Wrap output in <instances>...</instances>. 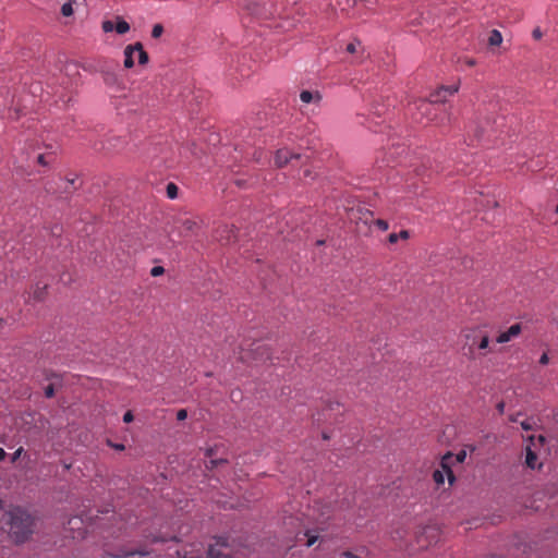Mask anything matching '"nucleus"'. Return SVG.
I'll return each mask as SVG.
<instances>
[{
	"mask_svg": "<svg viewBox=\"0 0 558 558\" xmlns=\"http://www.w3.org/2000/svg\"><path fill=\"white\" fill-rule=\"evenodd\" d=\"M5 523L9 525V532L16 543L25 542L33 533L34 519L23 508L11 506L4 512Z\"/></svg>",
	"mask_w": 558,
	"mask_h": 558,
	"instance_id": "f257e3e1",
	"label": "nucleus"
},
{
	"mask_svg": "<svg viewBox=\"0 0 558 558\" xmlns=\"http://www.w3.org/2000/svg\"><path fill=\"white\" fill-rule=\"evenodd\" d=\"M465 348L470 360L485 357L493 352L489 335L481 328H474L464 332Z\"/></svg>",
	"mask_w": 558,
	"mask_h": 558,
	"instance_id": "f03ea898",
	"label": "nucleus"
},
{
	"mask_svg": "<svg viewBox=\"0 0 558 558\" xmlns=\"http://www.w3.org/2000/svg\"><path fill=\"white\" fill-rule=\"evenodd\" d=\"M347 217L351 222L356 225L363 223L369 226L374 221V214L372 210L365 208L361 204H355L353 201H348L344 205Z\"/></svg>",
	"mask_w": 558,
	"mask_h": 558,
	"instance_id": "7ed1b4c3",
	"label": "nucleus"
},
{
	"mask_svg": "<svg viewBox=\"0 0 558 558\" xmlns=\"http://www.w3.org/2000/svg\"><path fill=\"white\" fill-rule=\"evenodd\" d=\"M436 105L428 99H418L410 105L409 111L413 114L414 119L418 122L433 121L437 114Z\"/></svg>",
	"mask_w": 558,
	"mask_h": 558,
	"instance_id": "20e7f679",
	"label": "nucleus"
},
{
	"mask_svg": "<svg viewBox=\"0 0 558 558\" xmlns=\"http://www.w3.org/2000/svg\"><path fill=\"white\" fill-rule=\"evenodd\" d=\"M453 454L448 452L441 459V470H435L433 473V480L437 485L445 483V476H447L449 484L454 482V474L451 470Z\"/></svg>",
	"mask_w": 558,
	"mask_h": 558,
	"instance_id": "39448f33",
	"label": "nucleus"
},
{
	"mask_svg": "<svg viewBox=\"0 0 558 558\" xmlns=\"http://www.w3.org/2000/svg\"><path fill=\"white\" fill-rule=\"evenodd\" d=\"M100 74L106 86L110 87L114 92H120L124 88L123 80L114 70L101 69Z\"/></svg>",
	"mask_w": 558,
	"mask_h": 558,
	"instance_id": "423d86ee",
	"label": "nucleus"
},
{
	"mask_svg": "<svg viewBox=\"0 0 558 558\" xmlns=\"http://www.w3.org/2000/svg\"><path fill=\"white\" fill-rule=\"evenodd\" d=\"M439 531L435 526H426L417 536V544L420 548H427L428 546L438 542Z\"/></svg>",
	"mask_w": 558,
	"mask_h": 558,
	"instance_id": "0eeeda50",
	"label": "nucleus"
},
{
	"mask_svg": "<svg viewBox=\"0 0 558 558\" xmlns=\"http://www.w3.org/2000/svg\"><path fill=\"white\" fill-rule=\"evenodd\" d=\"M201 227V220L196 218H183L178 220V230L180 236H191L197 232Z\"/></svg>",
	"mask_w": 558,
	"mask_h": 558,
	"instance_id": "6e6552de",
	"label": "nucleus"
},
{
	"mask_svg": "<svg viewBox=\"0 0 558 558\" xmlns=\"http://www.w3.org/2000/svg\"><path fill=\"white\" fill-rule=\"evenodd\" d=\"M101 28L105 33L116 31L119 35H123L130 31V24L121 16L116 17V22L106 20L101 24Z\"/></svg>",
	"mask_w": 558,
	"mask_h": 558,
	"instance_id": "1a4fd4ad",
	"label": "nucleus"
},
{
	"mask_svg": "<svg viewBox=\"0 0 558 558\" xmlns=\"http://www.w3.org/2000/svg\"><path fill=\"white\" fill-rule=\"evenodd\" d=\"M208 558H231V550L225 539L219 538L208 547Z\"/></svg>",
	"mask_w": 558,
	"mask_h": 558,
	"instance_id": "9d476101",
	"label": "nucleus"
},
{
	"mask_svg": "<svg viewBox=\"0 0 558 558\" xmlns=\"http://www.w3.org/2000/svg\"><path fill=\"white\" fill-rule=\"evenodd\" d=\"M458 85L441 86L430 94L429 99L434 105L444 104L447 97L454 95L458 92Z\"/></svg>",
	"mask_w": 558,
	"mask_h": 558,
	"instance_id": "9b49d317",
	"label": "nucleus"
},
{
	"mask_svg": "<svg viewBox=\"0 0 558 558\" xmlns=\"http://www.w3.org/2000/svg\"><path fill=\"white\" fill-rule=\"evenodd\" d=\"M235 228L233 226H220L215 231V240L226 245L231 243L235 239Z\"/></svg>",
	"mask_w": 558,
	"mask_h": 558,
	"instance_id": "f8f14e48",
	"label": "nucleus"
},
{
	"mask_svg": "<svg viewBox=\"0 0 558 558\" xmlns=\"http://www.w3.org/2000/svg\"><path fill=\"white\" fill-rule=\"evenodd\" d=\"M301 158L300 154L292 153L288 148H280L276 151L275 155V165L278 168H282L288 165L292 160H298Z\"/></svg>",
	"mask_w": 558,
	"mask_h": 558,
	"instance_id": "ddd939ff",
	"label": "nucleus"
},
{
	"mask_svg": "<svg viewBox=\"0 0 558 558\" xmlns=\"http://www.w3.org/2000/svg\"><path fill=\"white\" fill-rule=\"evenodd\" d=\"M522 331V326L521 324H513L512 326H510L507 330L500 332L497 338H496V342L497 343H507L509 341H511L513 338L518 337Z\"/></svg>",
	"mask_w": 558,
	"mask_h": 558,
	"instance_id": "4468645a",
	"label": "nucleus"
},
{
	"mask_svg": "<svg viewBox=\"0 0 558 558\" xmlns=\"http://www.w3.org/2000/svg\"><path fill=\"white\" fill-rule=\"evenodd\" d=\"M300 99L303 104H306V105H310V104L319 105V102L322 100V95L317 90H306L305 89L300 93Z\"/></svg>",
	"mask_w": 558,
	"mask_h": 558,
	"instance_id": "2eb2a0df",
	"label": "nucleus"
},
{
	"mask_svg": "<svg viewBox=\"0 0 558 558\" xmlns=\"http://www.w3.org/2000/svg\"><path fill=\"white\" fill-rule=\"evenodd\" d=\"M492 129V123L488 120L485 121V126L482 125L481 123H476L473 130L475 138L477 141H482L485 137L486 133H488Z\"/></svg>",
	"mask_w": 558,
	"mask_h": 558,
	"instance_id": "dca6fc26",
	"label": "nucleus"
},
{
	"mask_svg": "<svg viewBox=\"0 0 558 558\" xmlns=\"http://www.w3.org/2000/svg\"><path fill=\"white\" fill-rule=\"evenodd\" d=\"M124 68L125 69H131L134 66V53H135V50L133 48V45H128L125 48H124Z\"/></svg>",
	"mask_w": 558,
	"mask_h": 558,
	"instance_id": "f3484780",
	"label": "nucleus"
},
{
	"mask_svg": "<svg viewBox=\"0 0 558 558\" xmlns=\"http://www.w3.org/2000/svg\"><path fill=\"white\" fill-rule=\"evenodd\" d=\"M48 288L47 283L40 284L39 282L32 289V292L28 295L33 296L35 301H41L46 294V290Z\"/></svg>",
	"mask_w": 558,
	"mask_h": 558,
	"instance_id": "a211bd4d",
	"label": "nucleus"
},
{
	"mask_svg": "<svg viewBox=\"0 0 558 558\" xmlns=\"http://www.w3.org/2000/svg\"><path fill=\"white\" fill-rule=\"evenodd\" d=\"M133 48L135 50V52H137V59H138V63L141 65H144L148 62L149 58H148V53L144 50V47L141 43H135L133 44Z\"/></svg>",
	"mask_w": 558,
	"mask_h": 558,
	"instance_id": "6ab92c4d",
	"label": "nucleus"
},
{
	"mask_svg": "<svg viewBox=\"0 0 558 558\" xmlns=\"http://www.w3.org/2000/svg\"><path fill=\"white\" fill-rule=\"evenodd\" d=\"M537 460V454L531 449V446H526L525 448V464L531 468L535 469V463Z\"/></svg>",
	"mask_w": 558,
	"mask_h": 558,
	"instance_id": "aec40b11",
	"label": "nucleus"
},
{
	"mask_svg": "<svg viewBox=\"0 0 558 558\" xmlns=\"http://www.w3.org/2000/svg\"><path fill=\"white\" fill-rule=\"evenodd\" d=\"M107 145L108 146L104 145L102 149L107 151L118 150L122 145V141L119 137H112L107 141Z\"/></svg>",
	"mask_w": 558,
	"mask_h": 558,
	"instance_id": "412c9836",
	"label": "nucleus"
},
{
	"mask_svg": "<svg viewBox=\"0 0 558 558\" xmlns=\"http://www.w3.org/2000/svg\"><path fill=\"white\" fill-rule=\"evenodd\" d=\"M502 43L501 33L497 29H493L488 37V44L490 46H499Z\"/></svg>",
	"mask_w": 558,
	"mask_h": 558,
	"instance_id": "4be33fe9",
	"label": "nucleus"
},
{
	"mask_svg": "<svg viewBox=\"0 0 558 558\" xmlns=\"http://www.w3.org/2000/svg\"><path fill=\"white\" fill-rule=\"evenodd\" d=\"M61 13L63 16H71L73 14V7L71 1H68L62 4Z\"/></svg>",
	"mask_w": 558,
	"mask_h": 558,
	"instance_id": "5701e85b",
	"label": "nucleus"
},
{
	"mask_svg": "<svg viewBox=\"0 0 558 558\" xmlns=\"http://www.w3.org/2000/svg\"><path fill=\"white\" fill-rule=\"evenodd\" d=\"M178 186L174 183H169L167 185V195L169 198L173 199L178 196Z\"/></svg>",
	"mask_w": 558,
	"mask_h": 558,
	"instance_id": "b1692460",
	"label": "nucleus"
},
{
	"mask_svg": "<svg viewBox=\"0 0 558 558\" xmlns=\"http://www.w3.org/2000/svg\"><path fill=\"white\" fill-rule=\"evenodd\" d=\"M163 33V26L161 24H155L151 29V37L159 38Z\"/></svg>",
	"mask_w": 558,
	"mask_h": 558,
	"instance_id": "393cba45",
	"label": "nucleus"
},
{
	"mask_svg": "<svg viewBox=\"0 0 558 558\" xmlns=\"http://www.w3.org/2000/svg\"><path fill=\"white\" fill-rule=\"evenodd\" d=\"M373 223L383 231H386L389 228L388 222L384 219H374Z\"/></svg>",
	"mask_w": 558,
	"mask_h": 558,
	"instance_id": "a878e982",
	"label": "nucleus"
},
{
	"mask_svg": "<svg viewBox=\"0 0 558 558\" xmlns=\"http://www.w3.org/2000/svg\"><path fill=\"white\" fill-rule=\"evenodd\" d=\"M361 46V43L360 41H352L350 44L347 45V52L349 53H355L357 51V48Z\"/></svg>",
	"mask_w": 558,
	"mask_h": 558,
	"instance_id": "bb28decb",
	"label": "nucleus"
},
{
	"mask_svg": "<svg viewBox=\"0 0 558 558\" xmlns=\"http://www.w3.org/2000/svg\"><path fill=\"white\" fill-rule=\"evenodd\" d=\"M465 458H466V452L464 450H461L457 454H453L452 462L454 461L457 463H462V462H464Z\"/></svg>",
	"mask_w": 558,
	"mask_h": 558,
	"instance_id": "cd10ccee",
	"label": "nucleus"
},
{
	"mask_svg": "<svg viewBox=\"0 0 558 558\" xmlns=\"http://www.w3.org/2000/svg\"><path fill=\"white\" fill-rule=\"evenodd\" d=\"M163 272H165V269L161 266H155L150 270V275L153 277H158V276L162 275Z\"/></svg>",
	"mask_w": 558,
	"mask_h": 558,
	"instance_id": "c85d7f7f",
	"label": "nucleus"
},
{
	"mask_svg": "<svg viewBox=\"0 0 558 558\" xmlns=\"http://www.w3.org/2000/svg\"><path fill=\"white\" fill-rule=\"evenodd\" d=\"M521 427L524 430H532L534 428V423L531 420H525L521 422Z\"/></svg>",
	"mask_w": 558,
	"mask_h": 558,
	"instance_id": "c756f323",
	"label": "nucleus"
},
{
	"mask_svg": "<svg viewBox=\"0 0 558 558\" xmlns=\"http://www.w3.org/2000/svg\"><path fill=\"white\" fill-rule=\"evenodd\" d=\"M23 452H24L23 447H20L19 449H16L11 457V462L14 463L17 459H20V457L22 456Z\"/></svg>",
	"mask_w": 558,
	"mask_h": 558,
	"instance_id": "7c9ffc66",
	"label": "nucleus"
},
{
	"mask_svg": "<svg viewBox=\"0 0 558 558\" xmlns=\"http://www.w3.org/2000/svg\"><path fill=\"white\" fill-rule=\"evenodd\" d=\"M45 396L47 398H52L54 396V388H53V385H48L46 388H45Z\"/></svg>",
	"mask_w": 558,
	"mask_h": 558,
	"instance_id": "2f4dec72",
	"label": "nucleus"
},
{
	"mask_svg": "<svg viewBox=\"0 0 558 558\" xmlns=\"http://www.w3.org/2000/svg\"><path fill=\"white\" fill-rule=\"evenodd\" d=\"M187 417V412L185 409H181L177 412V420L178 421H183Z\"/></svg>",
	"mask_w": 558,
	"mask_h": 558,
	"instance_id": "473e14b6",
	"label": "nucleus"
},
{
	"mask_svg": "<svg viewBox=\"0 0 558 558\" xmlns=\"http://www.w3.org/2000/svg\"><path fill=\"white\" fill-rule=\"evenodd\" d=\"M134 420V415L131 411H128L123 415V422L124 423H131Z\"/></svg>",
	"mask_w": 558,
	"mask_h": 558,
	"instance_id": "72a5a7b5",
	"label": "nucleus"
},
{
	"mask_svg": "<svg viewBox=\"0 0 558 558\" xmlns=\"http://www.w3.org/2000/svg\"><path fill=\"white\" fill-rule=\"evenodd\" d=\"M398 241H399V236H398V234H397V233H390V234L388 235V242H389L390 244H395V243H397Z\"/></svg>",
	"mask_w": 558,
	"mask_h": 558,
	"instance_id": "f704fd0d",
	"label": "nucleus"
},
{
	"mask_svg": "<svg viewBox=\"0 0 558 558\" xmlns=\"http://www.w3.org/2000/svg\"><path fill=\"white\" fill-rule=\"evenodd\" d=\"M397 234H398L399 239H401V240H408L410 238V233L408 230H401Z\"/></svg>",
	"mask_w": 558,
	"mask_h": 558,
	"instance_id": "c9c22d12",
	"label": "nucleus"
},
{
	"mask_svg": "<svg viewBox=\"0 0 558 558\" xmlns=\"http://www.w3.org/2000/svg\"><path fill=\"white\" fill-rule=\"evenodd\" d=\"M549 363V357L547 353H543L539 357V364L547 365Z\"/></svg>",
	"mask_w": 558,
	"mask_h": 558,
	"instance_id": "e433bc0d",
	"label": "nucleus"
},
{
	"mask_svg": "<svg viewBox=\"0 0 558 558\" xmlns=\"http://www.w3.org/2000/svg\"><path fill=\"white\" fill-rule=\"evenodd\" d=\"M496 408H497L498 412H499L500 414H502V413H504V411H505V402H504V401L498 402V403H497V405H496Z\"/></svg>",
	"mask_w": 558,
	"mask_h": 558,
	"instance_id": "4c0bfd02",
	"label": "nucleus"
},
{
	"mask_svg": "<svg viewBox=\"0 0 558 558\" xmlns=\"http://www.w3.org/2000/svg\"><path fill=\"white\" fill-rule=\"evenodd\" d=\"M532 35H533V37H534L535 39H539V38L542 37V32H541V29H539V28H535V29L533 31Z\"/></svg>",
	"mask_w": 558,
	"mask_h": 558,
	"instance_id": "58836bf2",
	"label": "nucleus"
},
{
	"mask_svg": "<svg viewBox=\"0 0 558 558\" xmlns=\"http://www.w3.org/2000/svg\"><path fill=\"white\" fill-rule=\"evenodd\" d=\"M255 351H262V354L264 352H267V349L262 343H256Z\"/></svg>",
	"mask_w": 558,
	"mask_h": 558,
	"instance_id": "ea45409f",
	"label": "nucleus"
},
{
	"mask_svg": "<svg viewBox=\"0 0 558 558\" xmlns=\"http://www.w3.org/2000/svg\"><path fill=\"white\" fill-rule=\"evenodd\" d=\"M78 522H81L78 518H73L69 521V524L71 525V527H74Z\"/></svg>",
	"mask_w": 558,
	"mask_h": 558,
	"instance_id": "a19ab883",
	"label": "nucleus"
},
{
	"mask_svg": "<svg viewBox=\"0 0 558 558\" xmlns=\"http://www.w3.org/2000/svg\"><path fill=\"white\" fill-rule=\"evenodd\" d=\"M37 161H38V163H40L43 166H46V161H45L44 155H38L37 156Z\"/></svg>",
	"mask_w": 558,
	"mask_h": 558,
	"instance_id": "79ce46f5",
	"label": "nucleus"
},
{
	"mask_svg": "<svg viewBox=\"0 0 558 558\" xmlns=\"http://www.w3.org/2000/svg\"><path fill=\"white\" fill-rule=\"evenodd\" d=\"M7 457V452L3 448H0V461H3Z\"/></svg>",
	"mask_w": 558,
	"mask_h": 558,
	"instance_id": "37998d69",
	"label": "nucleus"
},
{
	"mask_svg": "<svg viewBox=\"0 0 558 558\" xmlns=\"http://www.w3.org/2000/svg\"><path fill=\"white\" fill-rule=\"evenodd\" d=\"M315 542H316V537H315V536L308 537L306 545L310 547V546H312Z\"/></svg>",
	"mask_w": 558,
	"mask_h": 558,
	"instance_id": "c03bdc74",
	"label": "nucleus"
},
{
	"mask_svg": "<svg viewBox=\"0 0 558 558\" xmlns=\"http://www.w3.org/2000/svg\"><path fill=\"white\" fill-rule=\"evenodd\" d=\"M220 462H225L223 460H210L209 463H210V468H214L216 466L218 463Z\"/></svg>",
	"mask_w": 558,
	"mask_h": 558,
	"instance_id": "a18cd8bd",
	"label": "nucleus"
},
{
	"mask_svg": "<svg viewBox=\"0 0 558 558\" xmlns=\"http://www.w3.org/2000/svg\"><path fill=\"white\" fill-rule=\"evenodd\" d=\"M343 555H344L345 557H348V558H359L356 555H354V554H352V553H350V551H345V553H343Z\"/></svg>",
	"mask_w": 558,
	"mask_h": 558,
	"instance_id": "49530a36",
	"label": "nucleus"
},
{
	"mask_svg": "<svg viewBox=\"0 0 558 558\" xmlns=\"http://www.w3.org/2000/svg\"><path fill=\"white\" fill-rule=\"evenodd\" d=\"M465 63L469 65V66H473L475 64V61L473 59H468L465 61Z\"/></svg>",
	"mask_w": 558,
	"mask_h": 558,
	"instance_id": "de8ad7c7",
	"label": "nucleus"
},
{
	"mask_svg": "<svg viewBox=\"0 0 558 558\" xmlns=\"http://www.w3.org/2000/svg\"><path fill=\"white\" fill-rule=\"evenodd\" d=\"M518 415H519V414H517V415H511V416L509 417V420H510L511 422H518Z\"/></svg>",
	"mask_w": 558,
	"mask_h": 558,
	"instance_id": "09e8293b",
	"label": "nucleus"
},
{
	"mask_svg": "<svg viewBox=\"0 0 558 558\" xmlns=\"http://www.w3.org/2000/svg\"><path fill=\"white\" fill-rule=\"evenodd\" d=\"M537 439H538V441H539L542 445H543V444H544V441H545V437H544V436H542V435H539V436L537 437Z\"/></svg>",
	"mask_w": 558,
	"mask_h": 558,
	"instance_id": "8fccbe9b",
	"label": "nucleus"
},
{
	"mask_svg": "<svg viewBox=\"0 0 558 558\" xmlns=\"http://www.w3.org/2000/svg\"><path fill=\"white\" fill-rule=\"evenodd\" d=\"M114 448L117 450H123L124 449V446L123 445H116Z\"/></svg>",
	"mask_w": 558,
	"mask_h": 558,
	"instance_id": "3c124183",
	"label": "nucleus"
},
{
	"mask_svg": "<svg viewBox=\"0 0 558 558\" xmlns=\"http://www.w3.org/2000/svg\"><path fill=\"white\" fill-rule=\"evenodd\" d=\"M134 553H129L128 555H133ZM135 554L145 555L146 553L143 551H136Z\"/></svg>",
	"mask_w": 558,
	"mask_h": 558,
	"instance_id": "603ef678",
	"label": "nucleus"
},
{
	"mask_svg": "<svg viewBox=\"0 0 558 558\" xmlns=\"http://www.w3.org/2000/svg\"><path fill=\"white\" fill-rule=\"evenodd\" d=\"M304 175L305 177L310 175V171L307 169L304 170Z\"/></svg>",
	"mask_w": 558,
	"mask_h": 558,
	"instance_id": "864d4df0",
	"label": "nucleus"
},
{
	"mask_svg": "<svg viewBox=\"0 0 558 558\" xmlns=\"http://www.w3.org/2000/svg\"><path fill=\"white\" fill-rule=\"evenodd\" d=\"M2 509H3V501L0 500V510H2Z\"/></svg>",
	"mask_w": 558,
	"mask_h": 558,
	"instance_id": "5fc2aeb1",
	"label": "nucleus"
},
{
	"mask_svg": "<svg viewBox=\"0 0 558 558\" xmlns=\"http://www.w3.org/2000/svg\"><path fill=\"white\" fill-rule=\"evenodd\" d=\"M323 243H324V241H322V240L317 241L318 245H322Z\"/></svg>",
	"mask_w": 558,
	"mask_h": 558,
	"instance_id": "6e6d98bb",
	"label": "nucleus"
},
{
	"mask_svg": "<svg viewBox=\"0 0 558 558\" xmlns=\"http://www.w3.org/2000/svg\"><path fill=\"white\" fill-rule=\"evenodd\" d=\"M556 211L558 213V204H557V207H556Z\"/></svg>",
	"mask_w": 558,
	"mask_h": 558,
	"instance_id": "4d7b16f0",
	"label": "nucleus"
}]
</instances>
